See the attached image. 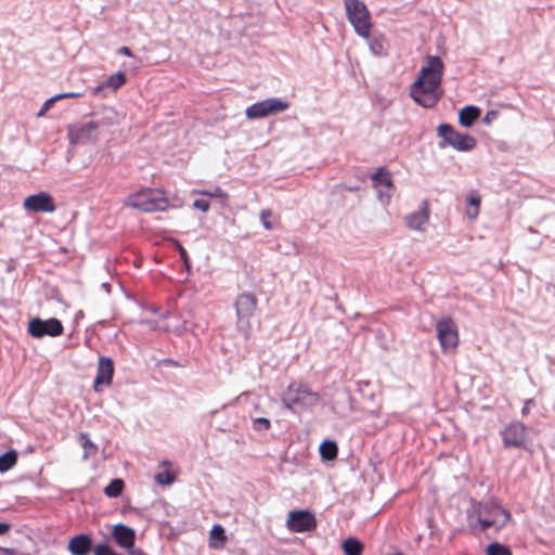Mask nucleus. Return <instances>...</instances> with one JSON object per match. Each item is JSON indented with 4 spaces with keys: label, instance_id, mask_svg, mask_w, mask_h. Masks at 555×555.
<instances>
[{
    "label": "nucleus",
    "instance_id": "11",
    "mask_svg": "<svg viewBox=\"0 0 555 555\" xmlns=\"http://www.w3.org/2000/svg\"><path fill=\"white\" fill-rule=\"evenodd\" d=\"M27 331L34 338H42L46 335L56 337L62 335L63 324L55 318H50L48 320L34 318L28 322Z\"/></svg>",
    "mask_w": 555,
    "mask_h": 555
},
{
    "label": "nucleus",
    "instance_id": "46",
    "mask_svg": "<svg viewBox=\"0 0 555 555\" xmlns=\"http://www.w3.org/2000/svg\"><path fill=\"white\" fill-rule=\"evenodd\" d=\"M13 555H29V554H16V553L14 552V554H13Z\"/></svg>",
    "mask_w": 555,
    "mask_h": 555
},
{
    "label": "nucleus",
    "instance_id": "31",
    "mask_svg": "<svg viewBox=\"0 0 555 555\" xmlns=\"http://www.w3.org/2000/svg\"><path fill=\"white\" fill-rule=\"evenodd\" d=\"M253 428L255 430H268L270 428V421L266 417L255 418L253 422Z\"/></svg>",
    "mask_w": 555,
    "mask_h": 555
},
{
    "label": "nucleus",
    "instance_id": "28",
    "mask_svg": "<svg viewBox=\"0 0 555 555\" xmlns=\"http://www.w3.org/2000/svg\"><path fill=\"white\" fill-rule=\"evenodd\" d=\"M124 481L121 479H113L104 489V493L108 498H117L121 494Z\"/></svg>",
    "mask_w": 555,
    "mask_h": 555
},
{
    "label": "nucleus",
    "instance_id": "24",
    "mask_svg": "<svg viewBox=\"0 0 555 555\" xmlns=\"http://www.w3.org/2000/svg\"><path fill=\"white\" fill-rule=\"evenodd\" d=\"M79 442L85 450L83 455H82V459L85 461L88 460L90 456H93L96 453L98 447L90 440V438L87 434L79 435Z\"/></svg>",
    "mask_w": 555,
    "mask_h": 555
},
{
    "label": "nucleus",
    "instance_id": "44",
    "mask_svg": "<svg viewBox=\"0 0 555 555\" xmlns=\"http://www.w3.org/2000/svg\"><path fill=\"white\" fill-rule=\"evenodd\" d=\"M202 194H206V195H209V196H219L221 194V190L219 188H217L212 193H207V192H202Z\"/></svg>",
    "mask_w": 555,
    "mask_h": 555
},
{
    "label": "nucleus",
    "instance_id": "1",
    "mask_svg": "<svg viewBox=\"0 0 555 555\" xmlns=\"http://www.w3.org/2000/svg\"><path fill=\"white\" fill-rule=\"evenodd\" d=\"M444 65L440 57L429 55L422 66L417 79L410 89L411 98L421 106L430 108L443 95L441 87Z\"/></svg>",
    "mask_w": 555,
    "mask_h": 555
},
{
    "label": "nucleus",
    "instance_id": "40",
    "mask_svg": "<svg viewBox=\"0 0 555 555\" xmlns=\"http://www.w3.org/2000/svg\"><path fill=\"white\" fill-rule=\"evenodd\" d=\"M533 403L532 399H529L525 402V405L521 409V414L527 415L530 411V405Z\"/></svg>",
    "mask_w": 555,
    "mask_h": 555
},
{
    "label": "nucleus",
    "instance_id": "16",
    "mask_svg": "<svg viewBox=\"0 0 555 555\" xmlns=\"http://www.w3.org/2000/svg\"><path fill=\"white\" fill-rule=\"evenodd\" d=\"M114 374V363L111 358L100 357L98 363L96 375L94 378L93 388L95 391H101L102 387H108L112 384Z\"/></svg>",
    "mask_w": 555,
    "mask_h": 555
},
{
    "label": "nucleus",
    "instance_id": "5",
    "mask_svg": "<svg viewBox=\"0 0 555 555\" xmlns=\"http://www.w3.org/2000/svg\"><path fill=\"white\" fill-rule=\"evenodd\" d=\"M126 205L142 211L152 212L164 210L167 202L157 191L147 189L128 196Z\"/></svg>",
    "mask_w": 555,
    "mask_h": 555
},
{
    "label": "nucleus",
    "instance_id": "13",
    "mask_svg": "<svg viewBox=\"0 0 555 555\" xmlns=\"http://www.w3.org/2000/svg\"><path fill=\"white\" fill-rule=\"evenodd\" d=\"M23 208L33 214H52L56 210V205L52 195L41 191L25 197Z\"/></svg>",
    "mask_w": 555,
    "mask_h": 555
},
{
    "label": "nucleus",
    "instance_id": "29",
    "mask_svg": "<svg viewBox=\"0 0 555 555\" xmlns=\"http://www.w3.org/2000/svg\"><path fill=\"white\" fill-rule=\"evenodd\" d=\"M467 209H466V214L468 216L469 219H475L477 218L478 214H479V204H480V199L476 196H469L467 198Z\"/></svg>",
    "mask_w": 555,
    "mask_h": 555
},
{
    "label": "nucleus",
    "instance_id": "12",
    "mask_svg": "<svg viewBox=\"0 0 555 555\" xmlns=\"http://www.w3.org/2000/svg\"><path fill=\"white\" fill-rule=\"evenodd\" d=\"M371 179L373 181V186L376 190L379 203L383 206L389 205L395 189L390 172L384 168H379L371 176Z\"/></svg>",
    "mask_w": 555,
    "mask_h": 555
},
{
    "label": "nucleus",
    "instance_id": "22",
    "mask_svg": "<svg viewBox=\"0 0 555 555\" xmlns=\"http://www.w3.org/2000/svg\"><path fill=\"white\" fill-rule=\"evenodd\" d=\"M345 555H362L363 544L353 537L347 538L341 544Z\"/></svg>",
    "mask_w": 555,
    "mask_h": 555
},
{
    "label": "nucleus",
    "instance_id": "38",
    "mask_svg": "<svg viewBox=\"0 0 555 555\" xmlns=\"http://www.w3.org/2000/svg\"><path fill=\"white\" fill-rule=\"evenodd\" d=\"M495 118H496V112H494V111H490V112H488V113L485 115V117H483V120H482V121H483L486 125H490V124H491Z\"/></svg>",
    "mask_w": 555,
    "mask_h": 555
},
{
    "label": "nucleus",
    "instance_id": "41",
    "mask_svg": "<svg viewBox=\"0 0 555 555\" xmlns=\"http://www.w3.org/2000/svg\"><path fill=\"white\" fill-rule=\"evenodd\" d=\"M10 530V526L5 522H0V535L5 534Z\"/></svg>",
    "mask_w": 555,
    "mask_h": 555
},
{
    "label": "nucleus",
    "instance_id": "45",
    "mask_svg": "<svg viewBox=\"0 0 555 555\" xmlns=\"http://www.w3.org/2000/svg\"><path fill=\"white\" fill-rule=\"evenodd\" d=\"M180 253H181V257L185 258L186 253H185V250L182 247L180 248Z\"/></svg>",
    "mask_w": 555,
    "mask_h": 555
},
{
    "label": "nucleus",
    "instance_id": "18",
    "mask_svg": "<svg viewBox=\"0 0 555 555\" xmlns=\"http://www.w3.org/2000/svg\"><path fill=\"white\" fill-rule=\"evenodd\" d=\"M112 535L120 547L129 551L133 548L135 532L132 528L124 524H117L113 528Z\"/></svg>",
    "mask_w": 555,
    "mask_h": 555
},
{
    "label": "nucleus",
    "instance_id": "34",
    "mask_svg": "<svg viewBox=\"0 0 555 555\" xmlns=\"http://www.w3.org/2000/svg\"><path fill=\"white\" fill-rule=\"evenodd\" d=\"M57 100L54 99V96L48 99L43 105L41 106L40 111L37 113V116L38 117H42L50 108L51 106L53 105L54 102H56Z\"/></svg>",
    "mask_w": 555,
    "mask_h": 555
},
{
    "label": "nucleus",
    "instance_id": "14",
    "mask_svg": "<svg viewBox=\"0 0 555 555\" xmlns=\"http://www.w3.org/2000/svg\"><path fill=\"white\" fill-rule=\"evenodd\" d=\"M430 209L428 201L424 199L418 208L404 217V224L411 231L424 233L429 223Z\"/></svg>",
    "mask_w": 555,
    "mask_h": 555
},
{
    "label": "nucleus",
    "instance_id": "30",
    "mask_svg": "<svg viewBox=\"0 0 555 555\" xmlns=\"http://www.w3.org/2000/svg\"><path fill=\"white\" fill-rule=\"evenodd\" d=\"M486 553L487 555H512V552L507 546L498 542L489 544Z\"/></svg>",
    "mask_w": 555,
    "mask_h": 555
},
{
    "label": "nucleus",
    "instance_id": "15",
    "mask_svg": "<svg viewBox=\"0 0 555 555\" xmlns=\"http://www.w3.org/2000/svg\"><path fill=\"white\" fill-rule=\"evenodd\" d=\"M314 516L307 511L291 512L287 519V527L294 532L310 531L315 528Z\"/></svg>",
    "mask_w": 555,
    "mask_h": 555
},
{
    "label": "nucleus",
    "instance_id": "3",
    "mask_svg": "<svg viewBox=\"0 0 555 555\" xmlns=\"http://www.w3.org/2000/svg\"><path fill=\"white\" fill-rule=\"evenodd\" d=\"M477 521L481 530L488 528L501 529L509 520L511 515L493 501L479 503L475 508Z\"/></svg>",
    "mask_w": 555,
    "mask_h": 555
},
{
    "label": "nucleus",
    "instance_id": "6",
    "mask_svg": "<svg viewBox=\"0 0 555 555\" xmlns=\"http://www.w3.org/2000/svg\"><path fill=\"white\" fill-rule=\"evenodd\" d=\"M257 307V299L253 294H241L235 300V309L237 314V327L245 338H248L250 332L249 319L254 314Z\"/></svg>",
    "mask_w": 555,
    "mask_h": 555
},
{
    "label": "nucleus",
    "instance_id": "42",
    "mask_svg": "<svg viewBox=\"0 0 555 555\" xmlns=\"http://www.w3.org/2000/svg\"><path fill=\"white\" fill-rule=\"evenodd\" d=\"M13 554H14L13 548H7V547L0 546V555H13Z\"/></svg>",
    "mask_w": 555,
    "mask_h": 555
},
{
    "label": "nucleus",
    "instance_id": "20",
    "mask_svg": "<svg viewBox=\"0 0 555 555\" xmlns=\"http://www.w3.org/2000/svg\"><path fill=\"white\" fill-rule=\"evenodd\" d=\"M480 109L476 106L468 105L463 107L459 113V121L463 127H470L479 117Z\"/></svg>",
    "mask_w": 555,
    "mask_h": 555
},
{
    "label": "nucleus",
    "instance_id": "39",
    "mask_svg": "<svg viewBox=\"0 0 555 555\" xmlns=\"http://www.w3.org/2000/svg\"><path fill=\"white\" fill-rule=\"evenodd\" d=\"M107 89L106 86H105V82L102 83V85H99L96 87H94L91 92L93 95H101L103 94L104 90Z\"/></svg>",
    "mask_w": 555,
    "mask_h": 555
},
{
    "label": "nucleus",
    "instance_id": "35",
    "mask_svg": "<svg viewBox=\"0 0 555 555\" xmlns=\"http://www.w3.org/2000/svg\"><path fill=\"white\" fill-rule=\"evenodd\" d=\"M193 206L204 212H206L210 207L209 202L206 199H195L193 202Z\"/></svg>",
    "mask_w": 555,
    "mask_h": 555
},
{
    "label": "nucleus",
    "instance_id": "2",
    "mask_svg": "<svg viewBox=\"0 0 555 555\" xmlns=\"http://www.w3.org/2000/svg\"><path fill=\"white\" fill-rule=\"evenodd\" d=\"M320 397L306 384L293 382L282 395L283 405L294 412H301L318 404Z\"/></svg>",
    "mask_w": 555,
    "mask_h": 555
},
{
    "label": "nucleus",
    "instance_id": "4",
    "mask_svg": "<svg viewBox=\"0 0 555 555\" xmlns=\"http://www.w3.org/2000/svg\"><path fill=\"white\" fill-rule=\"evenodd\" d=\"M347 18L353 26L354 31L362 38L369 39L372 29L371 14L360 0H343Z\"/></svg>",
    "mask_w": 555,
    "mask_h": 555
},
{
    "label": "nucleus",
    "instance_id": "7",
    "mask_svg": "<svg viewBox=\"0 0 555 555\" xmlns=\"http://www.w3.org/2000/svg\"><path fill=\"white\" fill-rule=\"evenodd\" d=\"M100 124L93 120L69 125L67 128L70 144L94 143L99 138Z\"/></svg>",
    "mask_w": 555,
    "mask_h": 555
},
{
    "label": "nucleus",
    "instance_id": "19",
    "mask_svg": "<svg viewBox=\"0 0 555 555\" xmlns=\"http://www.w3.org/2000/svg\"><path fill=\"white\" fill-rule=\"evenodd\" d=\"M92 548V540L89 535L79 534L68 542V551L73 555H87Z\"/></svg>",
    "mask_w": 555,
    "mask_h": 555
},
{
    "label": "nucleus",
    "instance_id": "17",
    "mask_svg": "<svg viewBox=\"0 0 555 555\" xmlns=\"http://www.w3.org/2000/svg\"><path fill=\"white\" fill-rule=\"evenodd\" d=\"M505 447H520L527 437V427L520 422H513L501 433Z\"/></svg>",
    "mask_w": 555,
    "mask_h": 555
},
{
    "label": "nucleus",
    "instance_id": "9",
    "mask_svg": "<svg viewBox=\"0 0 555 555\" xmlns=\"http://www.w3.org/2000/svg\"><path fill=\"white\" fill-rule=\"evenodd\" d=\"M437 337L443 352H452L459 344V333L454 321L449 318H442L436 323Z\"/></svg>",
    "mask_w": 555,
    "mask_h": 555
},
{
    "label": "nucleus",
    "instance_id": "36",
    "mask_svg": "<svg viewBox=\"0 0 555 555\" xmlns=\"http://www.w3.org/2000/svg\"><path fill=\"white\" fill-rule=\"evenodd\" d=\"M370 49L374 55H382L383 54V46L376 40H373L370 42Z\"/></svg>",
    "mask_w": 555,
    "mask_h": 555
},
{
    "label": "nucleus",
    "instance_id": "33",
    "mask_svg": "<svg viewBox=\"0 0 555 555\" xmlns=\"http://www.w3.org/2000/svg\"><path fill=\"white\" fill-rule=\"evenodd\" d=\"M155 480L160 485H170L173 482L175 478L170 473H159L155 476Z\"/></svg>",
    "mask_w": 555,
    "mask_h": 555
},
{
    "label": "nucleus",
    "instance_id": "26",
    "mask_svg": "<svg viewBox=\"0 0 555 555\" xmlns=\"http://www.w3.org/2000/svg\"><path fill=\"white\" fill-rule=\"evenodd\" d=\"M125 83H126V75L122 72H117V73L113 74L105 81L106 88L111 89L113 91L118 90Z\"/></svg>",
    "mask_w": 555,
    "mask_h": 555
},
{
    "label": "nucleus",
    "instance_id": "32",
    "mask_svg": "<svg viewBox=\"0 0 555 555\" xmlns=\"http://www.w3.org/2000/svg\"><path fill=\"white\" fill-rule=\"evenodd\" d=\"M272 216V211L269 209H263L260 211V220L266 230H272L273 225L269 221V218Z\"/></svg>",
    "mask_w": 555,
    "mask_h": 555
},
{
    "label": "nucleus",
    "instance_id": "8",
    "mask_svg": "<svg viewBox=\"0 0 555 555\" xmlns=\"http://www.w3.org/2000/svg\"><path fill=\"white\" fill-rule=\"evenodd\" d=\"M288 106V103L281 99L270 98L248 106L245 111V115L248 119H259L272 114L284 112Z\"/></svg>",
    "mask_w": 555,
    "mask_h": 555
},
{
    "label": "nucleus",
    "instance_id": "37",
    "mask_svg": "<svg viewBox=\"0 0 555 555\" xmlns=\"http://www.w3.org/2000/svg\"><path fill=\"white\" fill-rule=\"evenodd\" d=\"M81 95H82V93H80V92H66V93H59V94L54 95V99H56L59 101L62 99L79 98Z\"/></svg>",
    "mask_w": 555,
    "mask_h": 555
},
{
    "label": "nucleus",
    "instance_id": "21",
    "mask_svg": "<svg viewBox=\"0 0 555 555\" xmlns=\"http://www.w3.org/2000/svg\"><path fill=\"white\" fill-rule=\"evenodd\" d=\"M119 121H120V116L117 113V111L114 109L113 107L106 106V107L102 108V117L96 122H99L100 127H101V126L117 125V124H119Z\"/></svg>",
    "mask_w": 555,
    "mask_h": 555
},
{
    "label": "nucleus",
    "instance_id": "23",
    "mask_svg": "<svg viewBox=\"0 0 555 555\" xmlns=\"http://www.w3.org/2000/svg\"><path fill=\"white\" fill-rule=\"evenodd\" d=\"M320 454L325 461L334 460L337 456V444L330 440L323 441L320 446Z\"/></svg>",
    "mask_w": 555,
    "mask_h": 555
},
{
    "label": "nucleus",
    "instance_id": "27",
    "mask_svg": "<svg viewBox=\"0 0 555 555\" xmlns=\"http://www.w3.org/2000/svg\"><path fill=\"white\" fill-rule=\"evenodd\" d=\"M210 546L217 547L216 542L223 544L227 540L224 529L221 525H214L210 532Z\"/></svg>",
    "mask_w": 555,
    "mask_h": 555
},
{
    "label": "nucleus",
    "instance_id": "43",
    "mask_svg": "<svg viewBox=\"0 0 555 555\" xmlns=\"http://www.w3.org/2000/svg\"><path fill=\"white\" fill-rule=\"evenodd\" d=\"M119 53L124 54V55H127V56H132V52H131V50L128 47H121L119 49Z\"/></svg>",
    "mask_w": 555,
    "mask_h": 555
},
{
    "label": "nucleus",
    "instance_id": "25",
    "mask_svg": "<svg viewBox=\"0 0 555 555\" xmlns=\"http://www.w3.org/2000/svg\"><path fill=\"white\" fill-rule=\"evenodd\" d=\"M17 461V453L14 450H10L7 453L0 455V473H4L11 469Z\"/></svg>",
    "mask_w": 555,
    "mask_h": 555
},
{
    "label": "nucleus",
    "instance_id": "10",
    "mask_svg": "<svg viewBox=\"0 0 555 555\" xmlns=\"http://www.w3.org/2000/svg\"><path fill=\"white\" fill-rule=\"evenodd\" d=\"M437 131L439 137L457 151L468 152L476 146L474 137L455 131L450 125L442 124L438 127Z\"/></svg>",
    "mask_w": 555,
    "mask_h": 555
}]
</instances>
